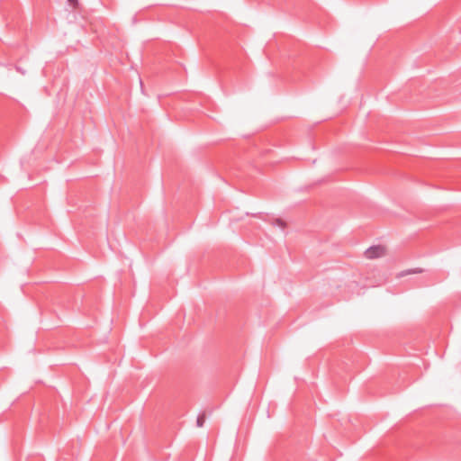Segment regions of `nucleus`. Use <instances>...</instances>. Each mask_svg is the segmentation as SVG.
<instances>
[{"mask_svg":"<svg viewBox=\"0 0 461 461\" xmlns=\"http://www.w3.org/2000/svg\"><path fill=\"white\" fill-rule=\"evenodd\" d=\"M16 70L22 73L23 75L25 74V71H23V68H21L20 67H16Z\"/></svg>","mask_w":461,"mask_h":461,"instance_id":"5","label":"nucleus"},{"mask_svg":"<svg viewBox=\"0 0 461 461\" xmlns=\"http://www.w3.org/2000/svg\"><path fill=\"white\" fill-rule=\"evenodd\" d=\"M71 5H73L74 6L76 5V4L77 3V0H68Z\"/></svg>","mask_w":461,"mask_h":461,"instance_id":"6","label":"nucleus"},{"mask_svg":"<svg viewBox=\"0 0 461 461\" xmlns=\"http://www.w3.org/2000/svg\"><path fill=\"white\" fill-rule=\"evenodd\" d=\"M204 421H205V414L202 413V414L198 415L197 420H196L197 427H203L204 424Z\"/></svg>","mask_w":461,"mask_h":461,"instance_id":"3","label":"nucleus"},{"mask_svg":"<svg viewBox=\"0 0 461 461\" xmlns=\"http://www.w3.org/2000/svg\"><path fill=\"white\" fill-rule=\"evenodd\" d=\"M423 270L421 268H413V269H408V270H405V271H402L401 272L398 276L399 277H402V276H405L407 275H411V274H419V273H422Z\"/></svg>","mask_w":461,"mask_h":461,"instance_id":"2","label":"nucleus"},{"mask_svg":"<svg viewBox=\"0 0 461 461\" xmlns=\"http://www.w3.org/2000/svg\"><path fill=\"white\" fill-rule=\"evenodd\" d=\"M275 224H276L277 226H279L282 229H285L286 226L285 222L281 219H276Z\"/></svg>","mask_w":461,"mask_h":461,"instance_id":"4","label":"nucleus"},{"mask_svg":"<svg viewBox=\"0 0 461 461\" xmlns=\"http://www.w3.org/2000/svg\"><path fill=\"white\" fill-rule=\"evenodd\" d=\"M385 254V249L383 246L377 245V246H372L368 248L365 251V256L366 258L374 259L380 257H383Z\"/></svg>","mask_w":461,"mask_h":461,"instance_id":"1","label":"nucleus"}]
</instances>
